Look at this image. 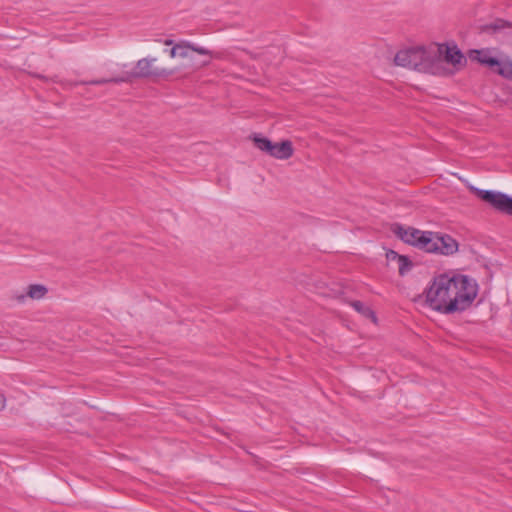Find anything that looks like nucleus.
Segmentation results:
<instances>
[{
    "label": "nucleus",
    "instance_id": "obj_1",
    "mask_svg": "<svg viewBox=\"0 0 512 512\" xmlns=\"http://www.w3.org/2000/svg\"><path fill=\"white\" fill-rule=\"evenodd\" d=\"M478 295V284L460 273H441L425 290V302L434 311L449 315L469 309Z\"/></svg>",
    "mask_w": 512,
    "mask_h": 512
},
{
    "label": "nucleus",
    "instance_id": "obj_2",
    "mask_svg": "<svg viewBox=\"0 0 512 512\" xmlns=\"http://www.w3.org/2000/svg\"><path fill=\"white\" fill-rule=\"evenodd\" d=\"M441 52L442 49L435 46L409 47L396 53L394 63L419 72L438 74L441 71Z\"/></svg>",
    "mask_w": 512,
    "mask_h": 512
},
{
    "label": "nucleus",
    "instance_id": "obj_3",
    "mask_svg": "<svg viewBox=\"0 0 512 512\" xmlns=\"http://www.w3.org/2000/svg\"><path fill=\"white\" fill-rule=\"evenodd\" d=\"M156 57H145L137 61L135 68L124 76L114 79L115 82H128L135 78H162L172 74L171 70L156 65Z\"/></svg>",
    "mask_w": 512,
    "mask_h": 512
},
{
    "label": "nucleus",
    "instance_id": "obj_4",
    "mask_svg": "<svg viewBox=\"0 0 512 512\" xmlns=\"http://www.w3.org/2000/svg\"><path fill=\"white\" fill-rule=\"evenodd\" d=\"M186 57H181L185 62L181 65L182 69L195 72L203 67L208 66L211 63L213 53L209 49L197 46L189 41L185 44Z\"/></svg>",
    "mask_w": 512,
    "mask_h": 512
},
{
    "label": "nucleus",
    "instance_id": "obj_5",
    "mask_svg": "<svg viewBox=\"0 0 512 512\" xmlns=\"http://www.w3.org/2000/svg\"><path fill=\"white\" fill-rule=\"evenodd\" d=\"M469 189L478 198L490 204L494 209L512 215V198L507 194L498 191L483 190L474 186H469Z\"/></svg>",
    "mask_w": 512,
    "mask_h": 512
},
{
    "label": "nucleus",
    "instance_id": "obj_6",
    "mask_svg": "<svg viewBox=\"0 0 512 512\" xmlns=\"http://www.w3.org/2000/svg\"><path fill=\"white\" fill-rule=\"evenodd\" d=\"M253 141L259 150L276 159H289L294 152L292 143L289 140L282 141L281 143H272L268 138L255 136Z\"/></svg>",
    "mask_w": 512,
    "mask_h": 512
},
{
    "label": "nucleus",
    "instance_id": "obj_7",
    "mask_svg": "<svg viewBox=\"0 0 512 512\" xmlns=\"http://www.w3.org/2000/svg\"><path fill=\"white\" fill-rule=\"evenodd\" d=\"M395 234L405 243L427 252L431 237L430 231H421L413 227L396 226Z\"/></svg>",
    "mask_w": 512,
    "mask_h": 512
},
{
    "label": "nucleus",
    "instance_id": "obj_8",
    "mask_svg": "<svg viewBox=\"0 0 512 512\" xmlns=\"http://www.w3.org/2000/svg\"><path fill=\"white\" fill-rule=\"evenodd\" d=\"M458 250L457 241L449 235L431 232L427 252L451 255Z\"/></svg>",
    "mask_w": 512,
    "mask_h": 512
},
{
    "label": "nucleus",
    "instance_id": "obj_9",
    "mask_svg": "<svg viewBox=\"0 0 512 512\" xmlns=\"http://www.w3.org/2000/svg\"><path fill=\"white\" fill-rule=\"evenodd\" d=\"M436 48H441V63L443 62V59L445 62L450 63L452 65H458L461 64L462 60L464 59L463 54L456 46H435Z\"/></svg>",
    "mask_w": 512,
    "mask_h": 512
},
{
    "label": "nucleus",
    "instance_id": "obj_10",
    "mask_svg": "<svg viewBox=\"0 0 512 512\" xmlns=\"http://www.w3.org/2000/svg\"><path fill=\"white\" fill-rule=\"evenodd\" d=\"M473 58L477 60L479 63L487 65L489 67H495L498 63V59H496L492 52L489 49H481L473 51Z\"/></svg>",
    "mask_w": 512,
    "mask_h": 512
},
{
    "label": "nucleus",
    "instance_id": "obj_11",
    "mask_svg": "<svg viewBox=\"0 0 512 512\" xmlns=\"http://www.w3.org/2000/svg\"><path fill=\"white\" fill-rule=\"evenodd\" d=\"M351 306L363 316L370 318L373 322H376L375 313L368 306H365L362 302L353 301L351 303Z\"/></svg>",
    "mask_w": 512,
    "mask_h": 512
},
{
    "label": "nucleus",
    "instance_id": "obj_12",
    "mask_svg": "<svg viewBox=\"0 0 512 512\" xmlns=\"http://www.w3.org/2000/svg\"><path fill=\"white\" fill-rule=\"evenodd\" d=\"M46 293L47 288L40 284L30 285L27 291V295L32 299H41Z\"/></svg>",
    "mask_w": 512,
    "mask_h": 512
},
{
    "label": "nucleus",
    "instance_id": "obj_13",
    "mask_svg": "<svg viewBox=\"0 0 512 512\" xmlns=\"http://www.w3.org/2000/svg\"><path fill=\"white\" fill-rule=\"evenodd\" d=\"M497 72L506 78H512V62L511 61H500L495 65Z\"/></svg>",
    "mask_w": 512,
    "mask_h": 512
},
{
    "label": "nucleus",
    "instance_id": "obj_14",
    "mask_svg": "<svg viewBox=\"0 0 512 512\" xmlns=\"http://www.w3.org/2000/svg\"><path fill=\"white\" fill-rule=\"evenodd\" d=\"M185 44H186V41H180L179 43L174 44L173 47L169 51L170 57L171 58L186 57L187 54L184 51Z\"/></svg>",
    "mask_w": 512,
    "mask_h": 512
},
{
    "label": "nucleus",
    "instance_id": "obj_15",
    "mask_svg": "<svg viewBox=\"0 0 512 512\" xmlns=\"http://www.w3.org/2000/svg\"><path fill=\"white\" fill-rule=\"evenodd\" d=\"M399 274L405 275L412 267V263L407 256L402 255L398 261Z\"/></svg>",
    "mask_w": 512,
    "mask_h": 512
},
{
    "label": "nucleus",
    "instance_id": "obj_16",
    "mask_svg": "<svg viewBox=\"0 0 512 512\" xmlns=\"http://www.w3.org/2000/svg\"><path fill=\"white\" fill-rule=\"evenodd\" d=\"M506 27H510V24H508L504 20L497 19L495 22H493V23H491L489 25H486L485 26V30L486 31L497 32V31H500L502 29H505Z\"/></svg>",
    "mask_w": 512,
    "mask_h": 512
},
{
    "label": "nucleus",
    "instance_id": "obj_17",
    "mask_svg": "<svg viewBox=\"0 0 512 512\" xmlns=\"http://www.w3.org/2000/svg\"><path fill=\"white\" fill-rule=\"evenodd\" d=\"M402 255H399L398 253H396L395 251L393 250H389L387 253H386V257L389 261H398L399 258L401 257Z\"/></svg>",
    "mask_w": 512,
    "mask_h": 512
},
{
    "label": "nucleus",
    "instance_id": "obj_18",
    "mask_svg": "<svg viewBox=\"0 0 512 512\" xmlns=\"http://www.w3.org/2000/svg\"><path fill=\"white\" fill-rule=\"evenodd\" d=\"M117 77H115L116 79ZM110 82H113V83H116L114 81V78H111V79H98V80H93L91 82H89L90 84H94V85H101V84H106V83H110Z\"/></svg>",
    "mask_w": 512,
    "mask_h": 512
},
{
    "label": "nucleus",
    "instance_id": "obj_19",
    "mask_svg": "<svg viewBox=\"0 0 512 512\" xmlns=\"http://www.w3.org/2000/svg\"><path fill=\"white\" fill-rule=\"evenodd\" d=\"M6 399L2 393H0V410H2L5 407Z\"/></svg>",
    "mask_w": 512,
    "mask_h": 512
},
{
    "label": "nucleus",
    "instance_id": "obj_20",
    "mask_svg": "<svg viewBox=\"0 0 512 512\" xmlns=\"http://www.w3.org/2000/svg\"><path fill=\"white\" fill-rule=\"evenodd\" d=\"M164 44L165 45H172L173 41L171 39H167V40L164 41Z\"/></svg>",
    "mask_w": 512,
    "mask_h": 512
}]
</instances>
